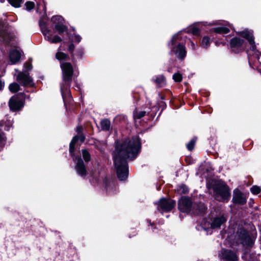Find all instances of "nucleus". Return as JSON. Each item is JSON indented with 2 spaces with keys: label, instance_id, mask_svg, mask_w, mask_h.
Here are the masks:
<instances>
[{
  "label": "nucleus",
  "instance_id": "nucleus-1",
  "mask_svg": "<svg viewBox=\"0 0 261 261\" xmlns=\"http://www.w3.org/2000/svg\"><path fill=\"white\" fill-rule=\"evenodd\" d=\"M141 150V142L138 137L117 143L113 154L114 162L118 178L125 180L128 170L126 159L133 160Z\"/></svg>",
  "mask_w": 261,
  "mask_h": 261
},
{
  "label": "nucleus",
  "instance_id": "nucleus-2",
  "mask_svg": "<svg viewBox=\"0 0 261 261\" xmlns=\"http://www.w3.org/2000/svg\"><path fill=\"white\" fill-rule=\"evenodd\" d=\"M181 32H179L174 34L168 43V45L176 57L182 59L186 56L187 51L186 49V38L182 37L181 35Z\"/></svg>",
  "mask_w": 261,
  "mask_h": 261
},
{
  "label": "nucleus",
  "instance_id": "nucleus-3",
  "mask_svg": "<svg viewBox=\"0 0 261 261\" xmlns=\"http://www.w3.org/2000/svg\"><path fill=\"white\" fill-rule=\"evenodd\" d=\"M62 70V77L63 83L61 85V91L63 100L70 97L68 85L71 80L73 69L69 63H64L61 65Z\"/></svg>",
  "mask_w": 261,
  "mask_h": 261
},
{
  "label": "nucleus",
  "instance_id": "nucleus-4",
  "mask_svg": "<svg viewBox=\"0 0 261 261\" xmlns=\"http://www.w3.org/2000/svg\"><path fill=\"white\" fill-rule=\"evenodd\" d=\"M216 199L220 201L227 200L230 196L228 187L222 181L215 182L213 187Z\"/></svg>",
  "mask_w": 261,
  "mask_h": 261
},
{
  "label": "nucleus",
  "instance_id": "nucleus-5",
  "mask_svg": "<svg viewBox=\"0 0 261 261\" xmlns=\"http://www.w3.org/2000/svg\"><path fill=\"white\" fill-rule=\"evenodd\" d=\"M25 98V96L22 93H19L13 96L9 102L11 110L12 111L20 110L23 107Z\"/></svg>",
  "mask_w": 261,
  "mask_h": 261
},
{
  "label": "nucleus",
  "instance_id": "nucleus-6",
  "mask_svg": "<svg viewBox=\"0 0 261 261\" xmlns=\"http://www.w3.org/2000/svg\"><path fill=\"white\" fill-rule=\"evenodd\" d=\"M155 204L158 205L157 209L159 211L167 212L171 211L174 207L175 202L171 199L162 198Z\"/></svg>",
  "mask_w": 261,
  "mask_h": 261
},
{
  "label": "nucleus",
  "instance_id": "nucleus-7",
  "mask_svg": "<svg viewBox=\"0 0 261 261\" xmlns=\"http://www.w3.org/2000/svg\"><path fill=\"white\" fill-rule=\"evenodd\" d=\"M192 206V201L188 197H182L178 200V208L181 212H189L191 210Z\"/></svg>",
  "mask_w": 261,
  "mask_h": 261
},
{
  "label": "nucleus",
  "instance_id": "nucleus-8",
  "mask_svg": "<svg viewBox=\"0 0 261 261\" xmlns=\"http://www.w3.org/2000/svg\"><path fill=\"white\" fill-rule=\"evenodd\" d=\"M16 80L24 86L33 85V80L29 74L24 72H20L16 77Z\"/></svg>",
  "mask_w": 261,
  "mask_h": 261
},
{
  "label": "nucleus",
  "instance_id": "nucleus-9",
  "mask_svg": "<svg viewBox=\"0 0 261 261\" xmlns=\"http://www.w3.org/2000/svg\"><path fill=\"white\" fill-rule=\"evenodd\" d=\"M239 242L244 245L250 246L252 243V240L250 238L248 232L245 230H241L239 234Z\"/></svg>",
  "mask_w": 261,
  "mask_h": 261
},
{
  "label": "nucleus",
  "instance_id": "nucleus-10",
  "mask_svg": "<svg viewBox=\"0 0 261 261\" xmlns=\"http://www.w3.org/2000/svg\"><path fill=\"white\" fill-rule=\"evenodd\" d=\"M219 256L221 258L226 261H235L238 258L234 253L227 250H222Z\"/></svg>",
  "mask_w": 261,
  "mask_h": 261
},
{
  "label": "nucleus",
  "instance_id": "nucleus-11",
  "mask_svg": "<svg viewBox=\"0 0 261 261\" xmlns=\"http://www.w3.org/2000/svg\"><path fill=\"white\" fill-rule=\"evenodd\" d=\"M237 34L246 39L251 45L252 50H253L255 49L254 41L252 37V33L250 31L245 30L243 31L238 32Z\"/></svg>",
  "mask_w": 261,
  "mask_h": 261
},
{
  "label": "nucleus",
  "instance_id": "nucleus-12",
  "mask_svg": "<svg viewBox=\"0 0 261 261\" xmlns=\"http://www.w3.org/2000/svg\"><path fill=\"white\" fill-rule=\"evenodd\" d=\"M243 44L244 40L237 37L233 38L230 42V47L235 53L241 49Z\"/></svg>",
  "mask_w": 261,
  "mask_h": 261
},
{
  "label": "nucleus",
  "instance_id": "nucleus-13",
  "mask_svg": "<svg viewBox=\"0 0 261 261\" xmlns=\"http://www.w3.org/2000/svg\"><path fill=\"white\" fill-rule=\"evenodd\" d=\"M75 160L76 161V166L75 167L76 172L81 176H85L86 175V169L83 161L80 158H76Z\"/></svg>",
  "mask_w": 261,
  "mask_h": 261
},
{
  "label": "nucleus",
  "instance_id": "nucleus-14",
  "mask_svg": "<svg viewBox=\"0 0 261 261\" xmlns=\"http://www.w3.org/2000/svg\"><path fill=\"white\" fill-rule=\"evenodd\" d=\"M232 200L234 203L240 204H244L246 202V198L243 194L238 190L234 191Z\"/></svg>",
  "mask_w": 261,
  "mask_h": 261
},
{
  "label": "nucleus",
  "instance_id": "nucleus-15",
  "mask_svg": "<svg viewBox=\"0 0 261 261\" xmlns=\"http://www.w3.org/2000/svg\"><path fill=\"white\" fill-rule=\"evenodd\" d=\"M226 221V219L223 216L216 217L211 223V227L213 228H219L222 224L224 223Z\"/></svg>",
  "mask_w": 261,
  "mask_h": 261
},
{
  "label": "nucleus",
  "instance_id": "nucleus-16",
  "mask_svg": "<svg viewBox=\"0 0 261 261\" xmlns=\"http://www.w3.org/2000/svg\"><path fill=\"white\" fill-rule=\"evenodd\" d=\"M21 53L19 50L17 49L12 50L10 52L9 58L12 64H15L17 63L20 58Z\"/></svg>",
  "mask_w": 261,
  "mask_h": 261
},
{
  "label": "nucleus",
  "instance_id": "nucleus-17",
  "mask_svg": "<svg viewBox=\"0 0 261 261\" xmlns=\"http://www.w3.org/2000/svg\"><path fill=\"white\" fill-rule=\"evenodd\" d=\"M85 136H83V135H80V136H76L74 137H73V138L72 139V140H71V141L70 143V146H69V151H70L71 154L72 155V156H73V153L74 150V145H75V143L79 140H80L81 142H83L85 140Z\"/></svg>",
  "mask_w": 261,
  "mask_h": 261
},
{
  "label": "nucleus",
  "instance_id": "nucleus-18",
  "mask_svg": "<svg viewBox=\"0 0 261 261\" xmlns=\"http://www.w3.org/2000/svg\"><path fill=\"white\" fill-rule=\"evenodd\" d=\"M227 26L230 28L232 27V25L230 24L227 22L225 23L223 26H220L214 28L213 31L216 33L226 34L229 32V29L227 27Z\"/></svg>",
  "mask_w": 261,
  "mask_h": 261
},
{
  "label": "nucleus",
  "instance_id": "nucleus-19",
  "mask_svg": "<svg viewBox=\"0 0 261 261\" xmlns=\"http://www.w3.org/2000/svg\"><path fill=\"white\" fill-rule=\"evenodd\" d=\"M55 28L59 34H62L67 30V28L63 24V22L59 24H56Z\"/></svg>",
  "mask_w": 261,
  "mask_h": 261
},
{
  "label": "nucleus",
  "instance_id": "nucleus-20",
  "mask_svg": "<svg viewBox=\"0 0 261 261\" xmlns=\"http://www.w3.org/2000/svg\"><path fill=\"white\" fill-rule=\"evenodd\" d=\"M210 38L207 36L203 37L201 42V46L204 48H207L210 45Z\"/></svg>",
  "mask_w": 261,
  "mask_h": 261
},
{
  "label": "nucleus",
  "instance_id": "nucleus-21",
  "mask_svg": "<svg viewBox=\"0 0 261 261\" xmlns=\"http://www.w3.org/2000/svg\"><path fill=\"white\" fill-rule=\"evenodd\" d=\"M101 127L103 130H108L110 127V121L107 119L101 121Z\"/></svg>",
  "mask_w": 261,
  "mask_h": 261
},
{
  "label": "nucleus",
  "instance_id": "nucleus-22",
  "mask_svg": "<svg viewBox=\"0 0 261 261\" xmlns=\"http://www.w3.org/2000/svg\"><path fill=\"white\" fill-rule=\"evenodd\" d=\"M51 43H57L62 41V39L58 36H55L53 38L50 35L46 39Z\"/></svg>",
  "mask_w": 261,
  "mask_h": 261
},
{
  "label": "nucleus",
  "instance_id": "nucleus-23",
  "mask_svg": "<svg viewBox=\"0 0 261 261\" xmlns=\"http://www.w3.org/2000/svg\"><path fill=\"white\" fill-rule=\"evenodd\" d=\"M146 112L144 111L135 110L134 112V118L140 119L145 116Z\"/></svg>",
  "mask_w": 261,
  "mask_h": 261
},
{
  "label": "nucleus",
  "instance_id": "nucleus-24",
  "mask_svg": "<svg viewBox=\"0 0 261 261\" xmlns=\"http://www.w3.org/2000/svg\"><path fill=\"white\" fill-rule=\"evenodd\" d=\"M9 88L12 92H16L19 90L20 86L17 83H13L9 85Z\"/></svg>",
  "mask_w": 261,
  "mask_h": 261
},
{
  "label": "nucleus",
  "instance_id": "nucleus-25",
  "mask_svg": "<svg viewBox=\"0 0 261 261\" xmlns=\"http://www.w3.org/2000/svg\"><path fill=\"white\" fill-rule=\"evenodd\" d=\"M51 21L55 25L57 23L59 24L64 22V19L61 16H55L52 17Z\"/></svg>",
  "mask_w": 261,
  "mask_h": 261
},
{
  "label": "nucleus",
  "instance_id": "nucleus-26",
  "mask_svg": "<svg viewBox=\"0 0 261 261\" xmlns=\"http://www.w3.org/2000/svg\"><path fill=\"white\" fill-rule=\"evenodd\" d=\"M9 3L13 7L18 8L20 7L22 3V0H8Z\"/></svg>",
  "mask_w": 261,
  "mask_h": 261
},
{
  "label": "nucleus",
  "instance_id": "nucleus-27",
  "mask_svg": "<svg viewBox=\"0 0 261 261\" xmlns=\"http://www.w3.org/2000/svg\"><path fill=\"white\" fill-rule=\"evenodd\" d=\"M188 32L195 35H198L200 33V30L196 26H193L189 29Z\"/></svg>",
  "mask_w": 261,
  "mask_h": 261
},
{
  "label": "nucleus",
  "instance_id": "nucleus-28",
  "mask_svg": "<svg viewBox=\"0 0 261 261\" xmlns=\"http://www.w3.org/2000/svg\"><path fill=\"white\" fill-rule=\"evenodd\" d=\"M82 155L86 162H89L90 160V155L87 150H82Z\"/></svg>",
  "mask_w": 261,
  "mask_h": 261
},
{
  "label": "nucleus",
  "instance_id": "nucleus-29",
  "mask_svg": "<svg viewBox=\"0 0 261 261\" xmlns=\"http://www.w3.org/2000/svg\"><path fill=\"white\" fill-rule=\"evenodd\" d=\"M177 190L179 193L184 194L188 192L189 191V189L186 186L182 185L178 187Z\"/></svg>",
  "mask_w": 261,
  "mask_h": 261
},
{
  "label": "nucleus",
  "instance_id": "nucleus-30",
  "mask_svg": "<svg viewBox=\"0 0 261 261\" xmlns=\"http://www.w3.org/2000/svg\"><path fill=\"white\" fill-rule=\"evenodd\" d=\"M182 79V75L179 73H176L173 75V79L176 82H180Z\"/></svg>",
  "mask_w": 261,
  "mask_h": 261
},
{
  "label": "nucleus",
  "instance_id": "nucleus-31",
  "mask_svg": "<svg viewBox=\"0 0 261 261\" xmlns=\"http://www.w3.org/2000/svg\"><path fill=\"white\" fill-rule=\"evenodd\" d=\"M41 28L42 32L43 34V35H44L45 38L46 40L47 38L50 35V31L49 30H48L47 29H46V28L43 27L42 26H41Z\"/></svg>",
  "mask_w": 261,
  "mask_h": 261
},
{
  "label": "nucleus",
  "instance_id": "nucleus-32",
  "mask_svg": "<svg viewBox=\"0 0 261 261\" xmlns=\"http://www.w3.org/2000/svg\"><path fill=\"white\" fill-rule=\"evenodd\" d=\"M195 142L196 139H193L188 144H187V147L189 150H192L194 148Z\"/></svg>",
  "mask_w": 261,
  "mask_h": 261
},
{
  "label": "nucleus",
  "instance_id": "nucleus-33",
  "mask_svg": "<svg viewBox=\"0 0 261 261\" xmlns=\"http://www.w3.org/2000/svg\"><path fill=\"white\" fill-rule=\"evenodd\" d=\"M250 191L253 194H257L260 192V189L258 186H254L251 188Z\"/></svg>",
  "mask_w": 261,
  "mask_h": 261
},
{
  "label": "nucleus",
  "instance_id": "nucleus-34",
  "mask_svg": "<svg viewBox=\"0 0 261 261\" xmlns=\"http://www.w3.org/2000/svg\"><path fill=\"white\" fill-rule=\"evenodd\" d=\"M25 6L27 10H30L34 8L35 7V4L33 2H27L25 3Z\"/></svg>",
  "mask_w": 261,
  "mask_h": 261
},
{
  "label": "nucleus",
  "instance_id": "nucleus-35",
  "mask_svg": "<svg viewBox=\"0 0 261 261\" xmlns=\"http://www.w3.org/2000/svg\"><path fill=\"white\" fill-rule=\"evenodd\" d=\"M56 57L58 60L64 59L66 57L65 54L62 52H58L56 55Z\"/></svg>",
  "mask_w": 261,
  "mask_h": 261
},
{
  "label": "nucleus",
  "instance_id": "nucleus-36",
  "mask_svg": "<svg viewBox=\"0 0 261 261\" xmlns=\"http://www.w3.org/2000/svg\"><path fill=\"white\" fill-rule=\"evenodd\" d=\"M164 81L165 77L163 75L158 76L155 80V82L158 84H162L164 82Z\"/></svg>",
  "mask_w": 261,
  "mask_h": 261
},
{
  "label": "nucleus",
  "instance_id": "nucleus-37",
  "mask_svg": "<svg viewBox=\"0 0 261 261\" xmlns=\"http://www.w3.org/2000/svg\"><path fill=\"white\" fill-rule=\"evenodd\" d=\"M81 39L82 38L80 36L75 34L73 37L72 41L74 42L78 43L81 41Z\"/></svg>",
  "mask_w": 261,
  "mask_h": 261
},
{
  "label": "nucleus",
  "instance_id": "nucleus-38",
  "mask_svg": "<svg viewBox=\"0 0 261 261\" xmlns=\"http://www.w3.org/2000/svg\"><path fill=\"white\" fill-rule=\"evenodd\" d=\"M24 71L23 72L25 73L27 71L32 69V65L28 63H25L24 65Z\"/></svg>",
  "mask_w": 261,
  "mask_h": 261
},
{
  "label": "nucleus",
  "instance_id": "nucleus-39",
  "mask_svg": "<svg viewBox=\"0 0 261 261\" xmlns=\"http://www.w3.org/2000/svg\"><path fill=\"white\" fill-rule=\"evenodd\" d=\"M74 49V46L73 43H71L69 46L68 50L70 53H72Z\"/></svg>",
  "mask_w": 261,
  "mask_h": 261
},
{
  "label": "nucleus",
  "instance_id": "nucleus-40",
  "mask_svg": "<svg viewBox=\"0 0 261 261\" xmlns=\"http://www.w3.org/2000/svg\"><path fill=\"white\" fill-rule=\"evenodd\" d=\"M191 45L193 49H196L197 47V45H196L193 41H191Z\"/></svg>",
  "mask_w": 261,
  "mask_h": 261
},
{
  "label": "nucleus",
  "instance_id": "nucleus-41",
  "mask_svg": "<svg viewBox=\"0 0 261 261\" xmlns=\"http://www.w3.org/2000/svg\"><path fill=\"white\" fill-rule=\"evenodd\" d=\"M82 126H78L76 128V131H77V132L78 133H81V132L82 131Z\"/></svg>",
  "mask_w": 261,
  "mask_h": 261
},
{
  "label": "nucleus",
  "instance_id": "nucleus-42",
  "mask_svg": "<svg viewBox=\"0 0 261 261\" xmlns=\"http://www.w3.org/2000/svg\"><path fill=\"white\" fill-rule=\"evenodd\" d=\"M12 123L11 122H9V125L8 126H6V128L5 129L7 130H9L10 129H9V127H10V126L11 125Z\"/></svg>",
  "mask_w": 261,
  "mask_h": 261
},
{
  "label": "nucleus",
  "instance_id": "nucleus-43",
  "mask_svg": "<svg viewBox=\"0 0 261 261\" xmlns=\"http://www.w3.org/2000/svg\"><path fill=\"white\" fill-rule=\"evenodd\" d=\"M4 86V84L0 81V90L2 89Z\"/></svg>",
  "mask_w": 261,
  "mask_h": 261
},
{
  "label": "nucleus",
  "instance_id": "nucleus-44",
  "mask_svg": "<svg viewBox=\"0 0 261 261\" xmlns=\"http://www.w3.org/2000/svg\"><path fill=\"white\" fill-rule=\"evenodd\" d=\"M3 22L1 20H0V27L3 25Z\"/></svg>",
  "mask_w": 261,
  "mask_h": 261
},
{
  "label": "nucleus",
  "instance_id": "nucleus-45",
  "mask_svg": "<svg viewBox=\"0 0 261 261\" xmlns=\"http://www.w3.org/2000/svg\"><path fill=\"white\" fill-rule=\"evenodd\" d=\"M217 22H215V23H210L209 24V25H215V24H217Z\"/></svg>",
  "mask_w": 261,
  "mask_h": 261
},
{
  "label": "nucleus",
  "instance_id": "nucleus-46",
  "mask_svg": "<svg viewBox=\"0 0 261 261\" xmlns=\"http://www.w3.org/2000/svg\"><path fill=\"white\" fill-rule=\"evenodd\" d=\"M43 9H44V11H45V7H44Z\"/></svg>",
  "mask_w": 261,
  "mask_h": 261
},
{
  "label": "nucleus",
  "instance_id": "nucleus-47",
  "mask_svg": "<svg viewBox=\"0 0 261 261\" xmlns=\"http://www.w3.org/2000/svg\"><path fill=\"white\" fill-rule=\"evenodd\" d=\"M4 40L6 41V42H7L8 41L6 40L5 38H4Z\"/></svg>",
  "mask_w": 261,
  "mask_h": 261
}]
</instances>
